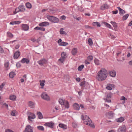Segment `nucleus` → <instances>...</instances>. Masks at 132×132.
Wrapping results in <instances>:
<instances>
[{
  "label": "nucleus",
  "mask_w": 132,
  "mask_h": 132,
  "mask_svg": "<svg viewBox=\"0 0 132 132\" xmlns=\"http://www.w3.org/2000/svg\"><path fill=\"white\" fill-rule=\"evenodd\" d=\"M92 24L94 26H97L98 27L101 26V24L100 23L97 22H93L92 23Z\"/></svg>",
  "instance_id": "obj_25"
},
{
  "label": "nucleus",
  "mask_w": 132,
  "mask_h": 132,
  "mask_svg": "<svg viewBox=\"0 0 132 132\" xmlns=\"http://www.w3.org/2000/svg\"><path fill=\"white\" fill-rule=\"evenodd\" d=\"M19 8L18 7L16 8L15 10V11L14 12V14H16L17 13L20 12Z\"/></svg>",
  "instance_id": "obj_41"
},
{
  "label": "nucleus",
  "mask_w": 132,
  "mask_h": 132,
  "mask_svg": "<svg viewBox=\"0 0 132 132\" xmlns=\"http://www.w3.org/2000/svg\"><path fill=\"white\" fill-rule=\"evenodd\" d=\"M16 113L17 112L15 110L12 111L11 112V115L13 116H15Z\"/></svg>",
  "instance_id": "obj_38"
},
{
  "label": "nucleus",
  "mask_w": 132,
  "mask_h": 132,
  "mask_svg": "<svg viewBox=\"0 0 132 132\" xmlns=\"http://www.w3.org/2000/svg\"><path fill=\"white\" fill-rule=\"evenodd\" d=\"M50 25L49 22L46 21L43 22L39 23V26L40 27H47Z\"/></svg>",
  "instance_id": "obj_9"
},
{
  "label": "nucleus",
  "mask_w": 132,
  "mask_h": 132,
  "mask_svg": "<svg viewBox=\"0 0 132 132\" xmlns=\"http://www.w3.org/2000/svg\"><path fill=\"white\" fill-rule=\"evenodd\" d=\"M104 100L105 101V102H107L108 103H110L111 102V101L110 100H108L107 98H104Z\"/></svg>",
  "instance_id": "obj_55"
},
{
  "label": "nucleus",
  "mask_w": 132,
  "mask_h": 132,
  "mask_svg": "<svg viewBox=\"0 0 132 132\" xmlns=\"http://www.w3.org/2000/svg\"><path fill=\"white\" fill-rule=\"evenodd\" d=\"M22 27L23 30L24 31H27L29 29V26L27 24H23L22 25Z\"/></svg>",
  "instance_id": "obj_17"
},
{
  "label": "nucleus",
  "mask_w": 132,
  "mask_h": 132,
  "mask_svg": "<svg viewBox=\"0 0 132 132\" xmlns=\"http://www.w3.org/2000/svg\"><path fill=\"white\" fill-rule=\"evenodd\" d=\"M64 60L65 59L64 58L61 57L58 60V62H60L61 63H63Z\"/></svg>",
  "instance_id": "obj_48"
},
{
  "label": "nucleus",
  "mask_w": 132,
  "mask_h": 132,
  "mask_svg": "<svg viewBox=\"0 0 132 132\" xmlns=\"http://www.w3.org/2000/svg\"><path fill=\"white\" fill-rule=\"evenodd\" d=\"M108 75V72L106 69L104 68H102L98 72L96 78L98 81H102L106 79Z\"/></svg>",
  "instance_id": "obj_1"
},
{
  "label": "nucleus",
  "mask_w": 132,
  "mask_h": 132,
  "mask_svg": "<svg viewBox=\"0 0 132 132\" xmlns=\"http://www.w3.org/2000/svg\"><path fill=\"white\" fill-rule=\"evenodd\" d=\"M63 105L66 108L68 109L69 107V102L65 100L64 103V104Z\"/></svg>",
  "instance_id": "obj_19"
},
{
  "label": "nucleus",
  "mask_w": 132,
  "mask_h": 132,
  "mask_svg": "<svg viewBox=\"0 0 132 132\" xmlns=\"http://www.w3.org/2000/svg\"><path fill=\"white\" fill-rule=\"evenodd\" d=\"M37 114L38 116V118L39 119H42L43 118V116L42 113L40 112H37Z\"/></svg>",
  "instance_id": "obj_30"
},
{
  "label": "nucleus",
  "mask_w": 132,
  "mask_h": 132,
  "mask_svg": "<svg viewBox=\"0 0 132 132\" xmlns=\"http://www.w3.org/2000/svg\"><path fill=\"white\" fill-rule=\"evenodd\" d=\"M109 5L106 4H105L102 5L101 7V9L102 10H104L109 8Z\"/></svg>",
  "instance_id": "obj_21"
},
{
  "label": "nucleus",
  "mask_w": 132,
  "mask_h": 132,
  "mask_svg": "<svg viewBox=\"0 0 132 132\" xmlns=\"http://www.w3.org/2000/svg\"><path fill=\"white\" fill-rule=\"evenodd\" d=\"M4 52V50L2 47L0 46V53H2Z\"/></svg>",
  "instance_id": "obj_58"
},
{
  "label": "nucleus",
  "mask_w": 132,
  "mask_h": 132,
  "mask_svg": "<svg viewBox=\"0 0 132 132\" xmlns=\"http://www.w3.org/2000/svg\"><path fill=\"white\" fill-rule=\"evenodd\" d=\"M27 114L28 116V119L30 121H32L31 119H34L36 118L35 115L34 113L29 112H28Z\"/></svg>",
  "instance_id": "obj_4"
},
{
  "label": "nucleus",
  "mask_w": 132,
  "mask_h": 132,
  "mask_svg": "<svg viewBox=\"0 0 132 132\" xmlns=\"http://www.w3.org/2000/svg\"><path fill=\"white\" fill-rule=\"evenodd\" d=\"M9 62L8 61H7L5 62L4 64V66L6 69L8 70L9 69Z\"/></svg>",
  "instance_id": "obj_26"
},
{
  "label": "nucleus",
  "mask_w": 132,
  "mask_h": 132,
  "mask_svg": "<svg viewBox=\"0 0 132 132\" xmlns=\"http://www.w3.org/2000/svg\"><path fill=\"white\" fill-rule=\"evenodd\" d=\"M110 23L114 27H117V23L115 22L111 21Z\"/></svg>",
  "instance_id": "obj_46"
},
{
  "label": "nucleus",
  "mask_w": 132,
  "mask_h": 132,
  "mask_svg": "<svg viewBox=\"0 0 132 132\" xmlns=\"http://www.w3.org/2000/svg\"><path fill=\"white\" fill-rule=\"evenodd\" d=\"M73 107L74 109L76 110H79L80 109L79 105L77 103H74L73 105Z\"/></svg>",
  "instance_id": "obj_15"
},
{
  "label": "nucleus",
  "mask_w": 132,
  "mask_h": 132,
  "mask_svg": "<svg viewBox=\"0 0 132 132\" xmlns=\"http://www.w3.org/2000/svg\"><path fill=\"white\" fill-rule=\"evenodd\" d=\"M32 128L29 125H27L24 132H33Z\"/></svg>",
  "instance_id": "obj_7"
},
{
  "label": "nucleus",
  "mask_w": 132,
  "mask_h": 132,
  "mask_svg": "<svg viewBox=\"0 0 132 132\" xmlns=\"http://www.w3.org/2000/svg\"><path fill=\"white\" fill-rule=\"evenodd\" d=\"M124 120V118L123 117H120L116 120V121L118 122H122Z\"/></svg>",
  "instance_id": "obj_31"
},
{
  "label": "nucleus",
  "mask_w": 132,
  "mask_h": 132,
  "mask_svg": "<svg viewBox=\"0 0 132 132\" xmlns=\"http://www.w3.org/2000/svg\"><path fill=\"white\" fill-rule=\"evenodd\" d=\"M59 126L64 129H65L66 128V126L63 124L60 123L59 124Z\"/></svg>",
  "instance_id": "obj_37"
},
{
  "label": "nucleus",
  "mask_w": 132,
  "mask_h": 132,
  "mask_svg": "<svg viewBox=\"0 0 132 132\" xmlns=\"http://www.w3.org/2000/svg\"><path fill=\"white\" fill-rule=\"evenodd\" d=\"M21 62L22 63H26L27 64H28L29 63L30 61L28 59L23 58L21 60Z\"/></svg>",
  "instance_id": "obj_16"
},
{
  "label": "nucleus",
  "mask_w": 132,
  "mask_h": 132,
  "mask_svg": "<svg viewBox=\"0 0 132 132\" xmlns=\"http://www.w3.org/2000/svg\"><path fill=\"white\" fill-rule=\"evenodd\" d=\"M26 7L28 9H30L32 7L31 4L29 3L28 2L26 3Z\"/></svg>",
  "instance_id": "obj_34"
},
{
  "label": "nucleus",
  "mask_w": 132,
  "mask_h": 132,
  "mask_svg": "<svg viewBox=\"0 0 132 132\" xmlns=\"http://www.w3.org/2000/svg\"><path fill=\"white\" fill-rule=\"evenodd\" d=\"M18 7L19 8L20 12H24L25 10L24 6L23 5H20Z\"/></svg>",
  "instance_id": "obj_23"
},
{
  "label": "nucleus",
  "mask_w": 132,
  "mask_h": 132,
  "mask_svg": "<svg viewBox=\"0 0 132 132\" xmlns=\"http://www.w3.org/2000/svg\"><path fill=\"white\" fill-rule=\"evenodd\" d=\"M37 128L39 130L43 131L44 130V127L42 126H38L37 127Z\"/></svg>",
  "instance_id": "obj_40"
},
{
  "label": "nucleus",
  "mask_w": 132,
  "mask_h": 132,
  "mask_svg": "<svg viewBox=\"0 0 132 132\" xmlns=\"http://www.w3.org/2000/svg\"><path fill=\"white\" fill-rule=\"evenodd\" d=\"M88 42L90 45H92L93 44V42L92 39L90 38H89L88 40Z\"/></svg>",
  "instance_id": "obj_43"
},
{
  "label": "nucleus",
  "mask_w": 132,
  "mask_h": 132,
  "mask_svg": "<svg viewBox=\"0 0 132 132\" xmlns=\"http://www.w3.org/2000/svg\"><path fill=\"white\" fill-rule=\"evenodd\" d=\"M126 131L125 126L123 125L120 126L118 130V132H125Z\"/></svg>",
  "instance_id": "obj_8"
},
{
  "label": "nucleus",
  "mask_w": 132,
  "mask_h": 132,
  "mask_svg": "<svg viewBox=\"0 0 132 132\" xmlns=\"http://www.w3.org/2000/svg\"><path fill=\"white\" fill-rule=\"evenodd\" d=\"M61 57L64 58L65 59L67 57L66 54V53L64 52H62L61 54Z\"/></svg>",
  "instance_id": "obj_32"
},
{
  "label": "nucleus",
  "mask_w": 132,
  "mask_h": 132,
  "mask_svg": "<svg viewBox=\"0 0 132 132\" xmlns=\"http://www.w3.org/2000/svg\"><path fill=\"white\" fill-rule=\"evenodd\" d=\"M41 97L43 99L47 101L50 100V98L48 95L46 93H43L41 95Z\"/></svg>",
  "instance_id": "obj_5"
},
{
  "label": "nucleus",
  "mask_w": 132,
  "mask_h": 132,
  "mask_svg": "<svg viewBox=\"0 0 132 132\" xmlns=\"http://www.w3.org/2000/svg\"><path fill=\"white\" fill-rule=\"evenodd\" d=\"M129 16L128 14H127L123 16L122 17V20H126Z\"/></svg>",
  "instance_id": "obj_36"
},
{
  "label": "nucleus",
  "mask_w": 132,
  "mask_h": 132,
  "mask_svg": "<svg viewBox=\"0 0 132 132\" xmlns=\"http://www.w3.org/2000/svg\"><path fill=\"white\" fill-rule=\"evenodd\" d=\"M84 27L86 29H93L94 28L93 27H91L89 26L88 25H85L84 26Z\"/></svg>",
  "instance_id": "obj_45"
},
{
  "label": "nucleus",
  "mask_w": 132,
  "mask_h": 132,
  "mask_svg": "<svg viewBox=\"0 0 132 132\" xmlns=\"http://www.w3.org/2000/svg\"><path fill=\"white\" fill-rule=\"evenodd\" d=\"M68 44V43L64 42H62L60 43V46H66Z\"/></svg>",
  "instance_id": "obj_42"
},
{
  "label": "nucleus",
  "mask_w": 132,
  "mask_h": 132,
  "mask_svg": "<svg viewBox=\"0 0 132 132\" xmlns=\"http://www.w3.org/2000/svg\"><path fill=\"white\" fill-rule=\"evenodd\" d=\"M109 75L112 77H115L116 75V71H110L109 72Z\"/></svg>",
  "instance_id": "obj_22"
},
{
  "label": "nucleus",
  "mask_w": 132,
  "mask_h": 132,
  "mask_svg": "<svg viewBox=\"0 0 132 132\" xmlns=\"http://www.w3.org/2000/svg\"><path fill=\"white\" fill-rule=\"evenodd\" d=\"M20 52L19 51H16L14 54V59H17L20 55Z\"/></svg>",
  "instance_id": "obj_12"
},
{
  "label": "nucleus",
  "mask_w": 132,
  "mask_h": 132,
  "mask_svg": "<svg viewBox=\"0 0 132 132\" xmlns=\"http://www.w3.org/2000/svg\"><path fill=\"white\" fill-rule=\"evenodd\" d=\"M54 123L52 121L47 122L45 124V125L50 127L51 128H52L54 125Z\"/></svg>",
  "instance_id": "obj_13"
},
{
  "label": "nucleus",
  "mask_w": 132,
  "mask_h": 132,
  "mask_svg": "<svg viewBox=\"0 0 132 132\" xmlns=\"http://www.w3.org/2000/svg\"><path fill=\"white\" fill-rule=\"evenodd\" d=\"M39 27L37 26L34 28V29L36 30H39Z\"/></svg>",
  "instance_id": "obj_64"
},
{
  "label": "nucleus",
  "mask_w": 132,
  "mask_h": 132,
  "mask_svg": "<svg viewBox=\"0 0 132 132\" xmlns=\"http://www.w3.org/2000/svg\"><path fill=\"white\" fill-rule=\"evenodd\" d=\"M5 84L4 83H3L0 85V90H1L3 87L5 85Z\"/></svg>",
  "instance_id": "obj_53"
},
{
  "label": "nucleus",
  "mask_w": 132,
  "mask_h": 132,
  "mask_svg": "<svg viewBox=\"0 0 132 132\" xmlns=\"http://www.w3.org/2000/svg\"><path fill=\"white\" fill-rule=\"evenodd\" d=\"M30 40L33 42H36L37 43H38L39 41L38 40H36L35 38H32Z\"/></svg>",
  "instance_id": "obj_47"
},
{
  "label": "nucleus",
  "mask_w": 132,
  "mask_h": 132,
  "mask_svg": "<svg viewBox=\"0 0 132 132\" xmlns=\"http://www.w3.org/2000/svg\"><path fill=\"white\" fill-rule=\"evenodd\" d=\"M42 27H39V30L41 31H44L45 30V29L44 28Z\"/></svg>",
  "instance_id": "obj_54"
},
{
  "label": "nucleus",
  "mask_w": 132,
  "mask_h": 132,
  "mask_svg": "<svg viewBox=\"0 0 132 132\" xmlns=\"http://www.w3.org/2000/svg\"><path fill=\"white\" fill-rule=\"evenodd\" d=\"M112 93H109L107 95V98H110L111 97Z\"/></svg>",
  "instance_id": "obj_51"
},
{
  "label": "nucleus",
  "mask_w": 132,
  "mask_h": 132,
  "mask_svg": "<svg viewBox=\"0 0 132 132\" xmlns=\"http://www.w3.org/2000/svg\"><path fill=\"white\" fill-rule=\"evenodd\" d=\"M46 18L50 21L54 23H57L59 21V19L54 16L47 15Z\"/></svg>",
  "instance_id": "obj_3"
},
{
  "label": "nucleus",
  "mask_w": 132,
  "mask_h": 132,
  "mask_svg": "<svg viewBox=\"0 0 132 132\" xmlns=\"http://www.w3.org/2000/svg\"><path fill=\"white\" fill-rule=\"evenodd\" d=\"M16 98V97L15 95H12L10 96V100L12 101H15Z\"/></svg>",
  "instance_id": "obj_33"
},
{
  "label": "nucleus",
  "mask_w": 132,
  "mask_h": 132,
  "mask_svg": "<svg viewBox=\"0 0 132 132\" xmlns=\"http://www.w3.org/2000/svg\"><path fill=\"white\" fill-rule=\"evenodd\" d=\"M105 26L108 28H110L111 26L110 25L106 22L105 23Z\"/></svg>",
  "instance_id": "obj_56"
},
{
  "label": "nucleus",
  "mask_w": 132,
  "mask_h": 132,
  "mask_svg": "<svg viewBox=\"0 0 132 132\" xmlns=\"http://www.w3.org/2000/svg\"><path fill=\"white\" fill-rule=\"evenodd\" d=\"M118 12V11L117 10H116V11H112V13L114 14H117Z\"/></svg>",
  "instance_id": "obj_59"
},
{
  "label": "nucleus",
  "mask_w": 132,
  "mask_h": 132,
  "mask_svg": "<svg viewBox=\"0 0 132 132\" xmlns=\"http://www.w3.org/2000/svg\"><path fill=\"white\" fill-rule=\"evenodd\" d=\"M78 126V124L77 123L73 122L72 123V126L74 128Z\"/></svg>",
  "instance_id": "obj_49"
},
{
  "label": "nucleus",
  "mask_w": 132,
  "mask_h": 132,
  "mask_svg": "<svg viewBox=\"0 0 132 132\" xmlns=\"http://www.w3.org/2000/svg\"><path fill=\"white\" fill-rule=\"evenodd\" d=\"M77 53V49L76 48H73L71 51V53L73 55H75Z\"/></svg>",
  "instance_id": "obj_20"
},
{
  "label": "nucleus",
  "mask_w": 132,
  "mask_h": 132,
  "mask_svg": "<svg viewBox=\"0 0 132 132\" xmlns=\"http://www.w3.org/2000/svg\"><path fill=\"white\" fill-rule=\"evenodd\" d=\"M81 118L83 120L84 123L85 124L88 125L93 128H95V126L88 116L82 115L81 116Z\"/></svg>",
  "instance_id": "obj_2"
},
{
  "label": "nucleus",
  "mask_w": 132,
  "mask_h": 132,
  "mask_svg": "<svg viewBox=\"0 0 132 132\" xmlns=\"http://www.w3.org/2000/svg\"><path fill=\"white\" fill-rule=\"evenodd\" d=\"M15 23H16L15 21H14V22H11L10 23V24L13 25L14 24H16Z\"/></svg>",
  "instance_id": "obj_61"
},
{
  "label": "nucleus",
  "mask_w": 132,
  "mask_h": 132,
  "mask_svg": "<svg viewBox=\"0 0 132 132\" xmlns=\"http://www.w3.org/2000/svg\"><path fill=\"white\" fill-rule=\"evenodd\" d=\"M127 100V98L123 96H121L120 98V100Z\"/></svg>",
  "instance_id": "obj_57"
},
{
  "label": "nucleus",
  "mask_w": 132,
  "mask_h": 132,
  "mask_svg": "<svg viewBox=\"0 0 132 132\" xmlns=\"http://www.w3.org/2000/svg\"><path fill=\"white\" fill-rule=\"evenodd\" d=\"M93 59V57L92 56H89L87 57V59L89 61H92Z\"/></svg>",
  "instance_id": "obj_50"
},
{
  "label": "nucleus",
  "mask_w": 132,
  "mask_h": 132,
  "mask_svg": "<svg viewBox=\"0 0 132 132\" xmlns=\"http://www.w3.org/2000/svg\"><path fill=\"white\" fill-rule=\"evenodd\" d=\"M28 105L31 108H33L35 107V103L29 101L28 103Z\"/></svg>",
  "instance_id": "obj_14"
},
{
  "label": "nucleus",
  "mask_w": 132,
  "mask_h": 132,
  "mask_svg": "<svg viewBox=\"0 0 132 132\" xmlns=\"http://www.w3.org/2000/svg\"><path fill=\"white\" fill-rule=\"evenodd\" d=\"M85 84V82H82L80 84V86H82V87H84Z\"/></svg>",
  "instance_id": "obj_60"
},
{
  "label": "nucleus",
  "mask_w": 132,
  "mask_h": 132,
  "mask_svg": "<svg viewBox=\"0 0 132 132\" xmlns=\"http://www.w3.org/2000/svg\"><path fill=\"white\" fill-rule=\"evenodd\" d=\"M64 29L63 28H61L60 31V32L61 35H66L67 33L64 31H63Z\"/></svg>",
  "instance_id": "obj_27"
},
{
  "label": "nucleus",
  "mask_w": 132,
  "mask_h": 132,
  "mask_svg": "<svg viewBox=\"0 0 132 132\" xmlns=\"http://www.w3.org/2000/svg\"><path fill=\"white\" fill-rule=\"evenodd\" d=\"M114 113L112 111H110L106 113L107 116L110 119H112L113 118Z\"/></svg>",
  "instance_id": "obj_10"
},
{
  "label": "nucleus",
  "mask_w": 132,
  "mask_h": 132,
  "mask_svg": "<svg viewBox=\"0 0 132 132\" xmlns=\"http://www.w3.org/2000/svg\"><path fill=\"white\" fill-rule=\"evenodd\" d=\"M47 60L45 59H42L38 61V63L41 66H43L44 64H46L47 62Z\"/></svg>",
  "instance_id": "obj_6"
},
{
  "label": "nucleus",
  "mask_w": 132,
  "mask_h": 132,
  "mask_svg": "<svg viewBox=\"0 0 132 132\" xmlns=\"http://www.w3.org/2000/svg\"><path fill=\"white\" fill-rule=\"evenodd\" d=\"M117 8L119 10V14L121 15H122L123 14L125 13V11L123 9H122L119 7H117Z\"/></svg>",
  "instance_id": "obj_18"
},
{
  "label": "nucleus",
  "mask_w": 132,
  "mask_h": 132,
  "mask_svg": "<svg viewBox=\"0 0 132 132\" xmlns=\"http://www.w3.org/2000/svg\"><path fill=\"white\" fill-rule=\"evenodd\" d=\"M7 35L8 37L12 38L13 37V35L10 32H8L7 33Z\"/></svg>",
  "instance_id": "obj_35"
},
{
  "label": "nucleus",
  "mask_w": 132,
  "mask_h": 132,
  "mask_svg": "<svg viewBox=\"0 0 132 132\" xmlns=\"http://www.w3.org/2000/svg\"><path fill=\"white\" fill-rule=\"evenodd\" d=\"M19 44L16 45L15 47V48L16 49H18L19 47Z\"/></svg>",
  "instance_id": "obj_62"
},
{
  "label": "nucleus",
  "mask_w": 132,
  "mask_h": 132,
  "mask_svg": "<svg viewBox=\"0 0 132 132\" xmlns=\"http://www.w3.org/2000/svg\"><path fill=\"white\" fill-rule=\"evenodd\" d=\"M65 100L63 98H60L59 100V103L61 105L64 104V103Z\"/></svg>",
  "instance_id": "obj_28"
},
{
  "label": "nucleus",
  "mask_w": 132,
  "mask_h": 132,
  "mask_svg": "<svg viewBox=\"0 0 132 132\" xmlns=\"http://www.w3.org/2000/svg\"><path fill=\"white\" fill-rule=\"evenodd\" d=\"M61 18L63 20H65L66 18V17L64 15H62L61 16Z\"/></svg>",
  "instance_id": "obj_63"
},
{
  "label": "nucleus",
  "mask_w": 132,
  "mask_h": 132,
  "mask_svg": "<svg viewBox=\"0 0 132 132\" xmlns=\"http://www.w3.org/2000/svg\"><path fill=\"white\" fill-rule=\"evenodd\" d=\"M21 64L19 62H18L16 64V66L17 68H20L21 66Z\"/></svg>",
  "instance_id": "obj_52"
},
{
  "label": "nucleus",
  "mask_w": 132,
  "mask_h": 132,
  "mask_svg": "<svg viewBox=\"0 0 132 132\" xmlns=\"http://www.w3.org/2000/svg\"><path fill=\"white\" fill-rule=\"evenodd\" d=\"M40 85L41 86V88H43V86L44 85V83L45 82V80H43L42 81L40 80Z\"/></svg>",
  "instance_id": "obj_29"
},
{
  "label": "nucleus",
  "mask_w": 132,
  "mask_h": 132,
  "mask_svg": "<svg viewBox=\"0 0 132 132\" xmlns=\"http://www.w3.org/2000/svg\"><path fill=\"white\" fill-rule=\"evenodd\" d=\"M15 75V74L13 72H11L9 74V77L11 78H13Z\"/></svg>",
  "instance_id": "obj_24"
},
{
  "label": "nucleus",
  "mask_w": 132,
  "mask_h": 132,
  "mask_svg": "<svg viewBox=\"0 0 132 132\" xmlns=\"http://www.w3.org/2000/svg\"><path fill=\"white\" fill-rule=\"evenodd\" d=\"M84 67V66L83 65H81L78 67V71H81L82 69H83Z\"/></svg>",
  "instance_id": "obj_39"
},
{
  "label": "nucleus",
  "mask_w": 132,
  "mask_h": 132,
  "mask_svg": "<svg viewBox=\"0 0 132 132\" xmlns=\"http://www.w3.org/2000/svg\"><path fill=\"white\" fill-rule=\"evenodd\" d=\"M94 62L95 64L97 65H99L100 64L99 61L96 59H95Z\"/></svg>",
  "instance_id": "obj_44"
},
{
  "label": "nucleus",
  "mask_w": 132,
  "mask_h": 132,
  "mask_svg": "<svg viewBox=\"0 0 132 132\" xmlns=\"http://www.w3.org/2000/svg\"><path fill=\"white\" fill-rule=\"evenodd\" d=\"M115 88V86L113 84H109L106 87V88L108 90H112L113 88Z\"/></svg>",
  "instance_id": "obj_11"
}]
</instances>
